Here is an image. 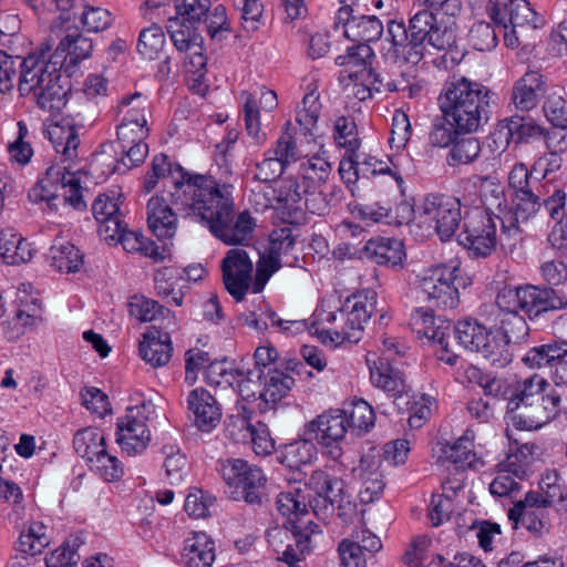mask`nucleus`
<instances>
[{"instance_id": "obj_49", "label": "nucleus", "mask_w": 567, "mask_h": 567, "mask_svg": "<svg viewBox=\"0 0 567 567\" xmlns=\"http://www.w3.org/2000/svg\"><path fill=\"white\" fill-rule=\"evenodd\" d=\"M33 249L25 238L18 234L10 233L2 245V262L8 265H21L31 260Z\"/></svg>"}, {"instance_id": "obj_3", "label": "nucleus", "mask_w": 567, "mask_h": 567, "mask_svg": "<svg viewBox=\"0 0 567 567\" xmlns=\"http://www.w3.org/2000/svg\"><path fill=\"white\" fill-rule=\"evenodd\" d=\"M385 41L390 43L385 52L388 60L414 66L424 58L427 44L439 51L454 47L456 31L452 25L442 27L432 11L423 9L410 18L408 25L389 20Z\"/></svg>"}, {"instance_id": "obj_35", "label": "nucleus", "mask_w": 567, "mask_h": 567, "mask_svg": "<svg viewBox=\"0 0 567 567\" xmlns=\"http://www.w3.org/2000/svg\"><path fill=\"white\" fill-rule=\"evenodd\" d=\"M383 31V23L378 17L360 16L347 20L343 33L349 40L358 42V45H368V42L379 40Z\"/></svg>"}, {"instance_id": "obj_59", "label": "nucleus", "mask_w": 567, "mask_h": 567, "mask_svg": "<svg viewBox=\"0 0 567 567\" xmlns=\"http://www.w3.org/2000/svg\"><path fill=\"white\" fill-rule=\"evenodd\" d=\"M472 47L477 51H491L497 45V34L494 27L485 21L475 22L468 33Z\"/></svg>"}, {"instance_id": "obj_64", "label": "nucleus", "mask_w": 567, "mask_h": 567, "mask_svg": "<svg viewBox=\"0 0 567 567\" xmlns=\"http://www.w3.org/2000/svg\"><path fill=\"white\" fill-rule=\"evenodd\" d=\"M91 468L95 470L105 481H117L123 475V468L120 461L110 455L105 449L101 450L99 455L89 463Z\"/></svg>"}, {"instance_id": "obj_26", "label": "nucleus", "mask_w": 567, "mask_h": 567, "mask_svg": "<svg viewBox=\"0 0 567 567\" xmlns=\"http://www.w3.org/2000/svg\"><path fill=\"white\" fill-rule=\"evenodd\" d=\"M343 480L330 475L326 471L316 470L311 473L306 486L316 494V498L310 502V506L316 516L326 515L328 512V501L332 494L343 488Z\"/></svg>"}, {"instance_id": "obj_63", "label": "nucleus", "mask_w": 567, "mask_h": 567, "mask_svg": "<svg viewBox=\"0 0 567 567\" xmlns=\"http://www.w3.org/2000/svg\"><path fill=\"white\" fill-rule=\"evenodd\" d=\"M210 0H175L176 16L174 18H183L185 21L193 23H202V19L206 17Z\"/></svg>"}, {"instance_id": "obj_28", "label": "nucleus", "mask_w": 567, "mask_h": 567, "mask_svg": "<svg viewBox=\"0 0 567 567\" xmlns=\"http://www.w3.org/2000/svg\"><path fill=\"white\" fill-rule=\"evenodd\" d=\"M214 560L215 544L205 533H194L184 540L182 567H212Z\"/></svg>"}, {"instance_id": "obj_40", "label": "nucleus", "mask_w": 567, "mask_h": 567, "mask_svg": "<svg viewBox=\"0 0 567 567\" xmlns=\"http://www.w3.org/2000/svg\"><path fill=\"white\" fill-rule=\"evenodd\" d=\"M473 432L466 431L453 444L442 447V456L460 467H475L480 460L473 451Z\"/></svg>"}, {"instance_id": "obj_32", "label": "nucleus", "mask_w": 567, "mask_h": 567, "mask_svg": "<svg viewBox=\"0 0 567 567\" xmlns=\"http://www.w3.org/2000/svg\"><path fill=\"white\" fill-rule=\"evenodd\" d=\"M497 132L507 143L514 142L516 144L545 135V130L536 124L533 118L519 115L499 121Z\"/></svg>"}, {"instance_id": "obj_2", "label": "nucleus", "mask_w": 567, "mask_h": 567, "mask_svg": "<svg viewBox=\"0 0 567 567\" xmlns=\"http://www.w3.org/2000/svg\"><path fill=\"white\" fill-rule=\"evenodd\" d=\"M161 178H171L176 193H172V204L178 209L194 213H234L235 198L231 184L217 181L210 175L190 174L179 164L172 163L161 153L153 157L151 169L145 175L143 188L153 190Z\"/></svg>"}, {"instance_id": "obj_10", "label": "nucleus", "mask_w": 567, "mask_h": 567, "mask_svg": "<svg viewBox=\"0 0 567 567\" xmlns=\"http://www.w3.org/2000/svg\"><path fill=\"white\" fill-rule=\"evenodd\" d=\"M417 278V289L431 305L442 309L457 307L458 288L465 287L457 260L425 269Z\"/></svg>"}, {"instance_id": "obj_20", "label": "nucleus", "mask_w": 567, "mask_h": 567, "mask_svg": "<svg viewBox=\"0 0 567 567\" xmlns=\"http://www.w3.org/2000/svg\"><path fill=\"white\" fill-rule=\"evenodd\" d=\"M487 11L491 19L503 30L513 28L514 31H525L537 29L543 23L527 0H507L503 6L491 0Z\"/></svg>"}, {"instance_id": "obj_61", "label": "nucleus", "mask_w": 567, "mask_h": 567, "mask_svg": "<svg viewBox=\"0 0 567 567\" xmlns=\"http://www.w3.org/2000/svg\"><path fill=\"white\" fill-rule=\"evenodd\" d=\"M334 137L338 144L346 147L348 152L355 153L360 147V140L357 136V125L350 117L341 116L336 121Z\"/></svg>"}, {"instance_id": "obj_6", "label": "nucleus", "mask_w": 567, "mask_h": 567, "mask_svg": "<svg viewBox=\"0 0 567 567\" xmlns=\"http://www.w3.org/2000/svg\"><path fill=\"white\" fill-rule=\"evenodd\" d=\"M305 223V216L300 219L278 218V220H274L275 228L269 234L268 247L259 255L256 265L252 292H261L270 277L280 268L300 267L297 238L300 237V226Z\"/></svg>"}, {"instance_id": "obj_48", "label": "nucleus", "mask_w": 567, "mask_h": 567, "mask_svg": "<svg viewBox=\"0 0 567 567\" xmlns=\"http://www.w3.org/2000/svg\"><path fill=\"white\" fill-rule=\"evenodd\" d=\"M128 311L132 317L142 322L155 321L158 318L166 319L171 316L169 309L144 296H133L128 302Z\"/></svg>"}, {"instance_id": "obj_47", "label": "nucleus", "mask_w": 567, "mask_h": 567, "mask_svg": "<svg viewBox=\"0 0 567 567\" xmlns=\"http://www.w3.org/2000/svg\"><path fill=\"white\" fill-rule=\"evenodd\" d=\"M461 133L464 132L456 127L453 118L442 113V115L435 116L432 121L429 143L434 147H447Z\"/></svg>"}, {"instance_id": "obj_46", "label": "nucleus", "mask_w": 567, "mask_h": 567, "mask_svg": "<svg viewBox=\"0 0 567 567\" xmlns=\"http://www.w3.org/2000/svg\"><path fill=\"white\" fill-rule=\"evenodd\" d=\"M451 145L446 161L453 167L474 162L481 153L480 141L474 136H457Z\"/></svg>"}, {"instance_id": "obj_37", "label": "nucleus", "mask_w": 567, "mask_h": 567, "mask_svg": "<svg viewBox=\"0 0 567 567\" xmlns=\"http://www.w3.org/2000/svg\"><path fill=\"white\" fill-rule=\"evenodd\" d=\"M51 267L59 272L74 274L83 267V252L71 243L53 244L48 252Z\"/></svg>"}, {"instance_id": "obj_33", "label": "nucleus", "mask_w": 567, "mask_h": 567, "mask_svg": "<svg viewBox=\"0 0 567 567\" xmlns=\"http://www.w3.org/2000/svg\"><path fill=\"white\" fill-rule=\"evenodd\" d=\"M17 305L16 319L21 323V327L35 326L42 320L41 317V301L39 292L31 284H21L14 292Z\"/></svg>"}, {"instance_id": "obj_42", "label": "nucleus", "mask_w": 567, "mask_h": 567, "mask_svg": "<svg viewBox=\"0 0 567 567\" xmlns=\"http://www.w3.org/2000/svg\"><path fill=\"white\" fill-rule=\"evenodd\" d=\"M131 422H133L135 425L133 432H137L138 435H135L134 437L131 435L132 430L123 429V426H120L116 429V442L123 452L133 456L142 453L147 447L151 434L146 424H143L140 421L133 419Z\"/></svg>"}, {"instance_id": "obj_31", "label": "nucleus", "mask_w": 567, "mask_h": 567, "mask_svg": "<svg viewBox=\"0 0 567 567\" xmlns=\"http://www.w3.org/2000/svg\"><path fill=\"white\" fill-rule=\"evenodd\" d=\"M202 24L185 21L183 18H168L166 23L171 40L181 53L202 50Z\"/></svg>"}, {"instance_id": "obj_27", "label": "nucleus", "mask_w": 567, "mask_h": 567, "mask_svg": "<svg viewBox=\"0 0 567 567\" xmlns=\"http://www.w3.org/2000/svg\"><path fill=\"white\" fill-rule=\"evenodd\" d=\"M172 341L167 332L153 328L143 334L140 355L153 368L166 365L172 358Z\"/></svg>"}, {"instance_id": "obj_57", "label": "nucleus", "mask_w": 567, "mask_h": 567, "mask_svg": "<svg viewBox=\"0 0 567 567\" xmlns=\"http://www.w3.org/2000/svg\"><path fill=\"white\" fill-rule=\"evenodd\" d=\"M165 42L164 32L161 27L153 24L143 29L137 41L138 53L150 60L156 58Z\"/></svg>"}, {"instance_id": "obj_5", "label": "nucleus", "mask_w": 567, "mask_h": 567, "mask_svg": "<svg viewBox=\"0 0 567 567\" xmlns=\"http://www.w3.org/2000/svg\"><path fill=\"white\" fill-rule=\"evenodd\" d=\"M491 91L465 76H452L439 97L442 113L464 134L476 132L488 120Z\"/></svg>"}, {"instance_id": "obj_29", "label": "nucleus", "mask_w": 567, "mask_h": 567, "mask_svg": "<svg viewBox=\"0 0 567 567\" xmlns=\"http://www.w3.org/2000/svg\"><path fill=\"white\" fill-rule=\"evenodd\" d=\"M291 533L295 534L296 544H291L288 553H285L282 561L293 565L305 559L313 547V537L321 534L317 524L312 520H290Z\"/></svg>"}, {"instance_id": "obj_13", "label": "nucleus", "mask_w": 567, "mask_h": 567, "mask_svg": "<svg viewBox=\"0 0 567 567\" xmlns=\"http://www.w3.org/2000/svg\"><path fill=\"white\" fill-rule=\"evenodd\" d=\"M530 173L524 164H516L508 176L509 187L514 190V202L516 213H537L542 206L548 213H558L565 207L566 194L561 189H556L551 196L539 202L540 192H534L530 185Z\"/></svg>"}, {"instance_id": "obj_39", "label": "nucleus", "mask_w": 567, "mask_h": 567, "mask_svg": "<svg viewBox=\"0 0 567 567\" xmlns=\"http://www.w3.org/2000/svg\"><path fill=\"white\" fill-rule=\"evenodd\" d=\"M233 427H238L243 432L240 440H249L257 455H269L275 450V442L265 423L251 424L246 419H239L233 424Z\"/></svg>"}, {"instance_id": "obj_36", "label": "nucleus", "mask_w": 567, "mask_h": 567, "mask_svg": "<svg viewBox=\"0 0 567 567\" xmlns=\"http://www.w3.org/2000/svg\"><path fill=\"white\" fill-rule=\"evenodd\" d=\"M364 249L374 262L391 267L401 265L405 256L402 241L394 238L369 239Z\"/></svg>"}, {"instance_id": "obj_50", "label": "nucleus", "mask_w": 567, "mask_h": 567, "mask_svg": "<svg viewBox=\"0 0 567 567\" xmlns=\"http://www.w3.org/2000/svg\"><path fill=\"white\" fill-rule=\"evenodd\" d=\"M2 498L11 505V512L7 514L9 523L20 528L25 523V508L23 493L19 485L11 481L2 480Z\"/></svg>"}, {"instance_id": "obj_7", "label": "nucleus", "mask_w": 567, "mask_h": 567, "mask_svg": "<svg viewBox=\"0 0 567 567\" xmlns=\"http://www.w3.org/2000/svg\"><path fill=\"white\" fill-rule=\"evenodd\" d=\"M498 310L517 309L530 321H537L555 311L567 310V295L563 290L546 285H522L505 287L495 299Z\"/></svg>"}, {"instance_id": "obj_25", "label": "nucleus", "mask_w": 567, "mask_h": 567, "mask_svg": "<svg viewBox=\"0 0 567 567\" xmlns=\"http://www.w3.org/2000/svg\"><path fill=\"white\" fill-rule=\"evenodd\" d=\"M411 326L416 333L439 343L446 350L452 323L442 317H435L433 310L416 308L411 315Z\"/></svg>"}, {"instance_id": "obj_22", "label": "nucleus", "mask_w": 567, "mask_h": 567, "mask_svg": "<svg viewBox=\"0 0 567 567\" xmlns=\"http://www.w3.org/2000/svg\"><path fill=\"white\" fill-rule=\"evenodd\" d=\"M384 346L386 348V353L378 360H372L370 357L367 358L370 369V379L375 386L385 392L396 394L403 391L405 379L404 374L390 362L391 350L394 348V343L391 341H384Z\"/></svg>"}, {"instance_id": "obj_51", "label": "nucleus", "mask_w": 567, "mask_h": 567, "mask_svg": "<svg viewBox=\"0 0 567 567\" xmlns=\"http://www.w3.org/2000/svg\"><path fill=\"white\" fill-rule=\"evenodd\" d=\"M162 452L165 456L163 466L169 484L182 483L186 475L187 460L185 454L182 453L179 447L172 444L164 445Z\"/></svg>"}, {"instance_id": "obj_17", "label": "nucleus", "mask_w": 567, "mask_h": 567, "mask_svg": "<svg viewBox=\"0 0 567 567\" xmlns=\"http://www.w3.org/2000/svg\"><path fill=\"white\" fill-rule=\"evenodd\" d=\"M196 221L227 245H243L252 238L256 220L251 215H194Z\"/></svg>"}, {"instance_id": "obj_30", "label": "nucleus", "mask_w": 567, "mask_h": 567, "mask_svg": "<svg viewBox=\"0 0 567 567\" xmlns=\"http://www.w3.org/2000/svg\"><path fill=\"white\" fill-rule=\"evenodd\" d=\"M543 75L537 71H528L518 79L512 90V101L517 110L530 111L538 104L544 93Z\"/></svg>"}, {"instance_id": "obj_18", "label": "nucleus", "mask_w": 567, "mask_h": 567, "mask_svg": "<svg viewBox=\"0 0 567 567\" xmlns=\"http://www.w3.org/2000/svg\"><path fill=\"white\" fill-rule=\"evenodd\" d=\"M498 328L493 332L495 344L504 354V362L496 361V368H505L513 361L514 347L526 343L530 336L529 326L517 309L499 310Z\"/></svg>"}, {"instance_id": "obj_38", "label": "nucleus", "mask_w": 567, "mask_h": 567, "mask_svg": "<svg viewBox=\"0 0 567 567\" xmlns=\"http://www.w3.org/2000/svg\"><path fill=\"white\" fill-rule=\"evenodd\" d=\"M412 221V215H358L353 220L343 219L337 226V230L342 236L359 237L365 233V227L371 226L375 223L386 224H410Z\"/></svg>"}, {"instance_id": "obj_23", "label": "nucleus", "mask_w": 567, "mask_h": 567, "mask_svg": "<svg viewBox=\"0 0 567 567\" xmlns=\"http://www.w3.org/2000/svg\"><path fill=\"white\" fill-rule=\"evenodd\" d=\"M549 507L543 504L529 505L524 499L515 502L508 511V518L514 523L520 522L522 525L536 537L548 534L551 528V518L548 512Z\"/></svg>"}, {"instance_id": "obj_62", "label": "nucleus", "mask_w": 567, "mask_h": 567, "mask_svg": "<svg viewBox=\"0 0 567 567\" xmlns=\"http://www.w3.org/2000/svg\"><path fill=\"white\" fill-rule=\"evenodd\" d=\"M320 104L317 97L309 94L302 100V109L297 111L296 121L305 136H312V128L316 126L319 116Z\"/></svg>"}, {"instance_id": "obj_56", "label": "nucleus", "mask_w": 567, "mask_h": 567, "mask_svg": "<svg viewBox=\"0 0 567 567\" xmlns=\"http://www.w3.org/2000/svg\"><path fill=\"white\" fill-rule=\"evenodd\" d=\"M234 7L239 12L240 25L246 32H255L259 29L264 12L260 0H233Z\"/></svg>"}, {"instance_id": "obj_12", "label": "nucleus", "mask_w": 567, "mask_h": 567, "mask_svg": "<svg viewBox=\"0 0 567 567\" xmlns=\"http://www.w3.org/2000/svg\"><path fill=\"white\" fill-rule=\"evenodd\" d=\"M349 423L344 410H329L321 413L305 426L306 435H310L321 446L322 453L332 461H338L343 455Z\"/></svg>"}, {"instance_id": "obj_24", "label": "nucleus", "mask_w": 567, "mask_h": 567, "mask_svg": "<svg viewBox=\"0 0 567 567\" xmlns=\"http://www.w3.org/2000/svg\"><path fill=\"white\" fill-rule=\"evenodd\" d=\"M66 32L61 39L55 51L48 55V59L54 62L56 59L60 60V66H63L66 58H70V62L75 65L82 60L91 56L93 51L92 40L81 32L76 25L64 28Z\"/></svg>"}, {"instance_id": "obj_34", "label": "nucleus", "mask_w": 567, "mask_h": 567, "mask_svg": "<svg viewBox=\"0 0 567 567\" xmlns=\"http://www.w3.org/2000/svg\"><path fill=\"white\" fill-rule=\"evenodd\" d=\"M293 385L295 379L289 373L269 368L266 373L262 371V386L259 399L265 405H275L289 394Z\"/></svg>"}, {"instance_id": "obj_41", "label": "nucleus", "mask_w": 567, "mask_h": 567, "mask_svg": "<svg viewBox=\"0 0 567 567\" xmlns=\"http://www.w3.org/2000/svg\"><path fill=\"white\" fill-rule=\"evenodd\" d=\"M546 480L549 481L550 476L542 480L543 493L534 491L526 493V503L529 505L543 504L545 507H555L558 512H567V494L560 486L546 482Z\"/></svg>"}, {"instance_id": "obj_55", "label": "nucleus", "mask_w": 567, "mask_h": 567, "mask_svg": "<svg viewBox=\"0 0 567 567\" xmlns=\"http://www.w3.org/2000/svg\"><path fill=\"white\" fill-rule=\"evenodd\" d=\"M483 235H473L475 229H465L458 236V243L467 248L475 257H486L496 246V235L494 230Z\"/></svg>"}, {"instance_id": "obj_43", "label": "nucleus", "mask_w": 567, "mask_h": 567, "mask_svg": "<svg viewBox=\"0 0 567 567\" xmlns=\"http://www.w3.org/2000/svg\"><path fill=\"white\" fill-rule=\"evenodd\" d=\"M105 441L101 430L96 427H85L78 431L73 437L75 452L87 463H91L100 451L104 447Z\"/></svg>"}, {"instance_id": "obj_60", "label": "nucleus", "mask_w": 567, "mask_h": 567, "mask_svg": "<svg viewBox=\"0 0 567 567\" xmlns=\"http://www.w3.org/2000/svg\"><path fill=\"white\" fill-rule=\"evenodd\" d=\"M328 509L337 511L338 517L344 524H350L358 515L357 504L352 499L351 494L347 489L346 483L340 492L332 494L328 501Z\"/></svg>"}, {"instance_id": "obj_53", "label": "nucleus", "mask_w": 567, "mask_h": 567, "mask_svg": "<svg viewBox=\"0 0 567 567\" xmlns=\"http://www.w3.org/2000/svg\"><path fill=\"white\" fill-rule=\"evenodd\" d=\"M78 18L89 32L103 31L112 23V14L106 8L87 3H81Z\"/></svg>"}, {"instance_id": "obj_11", "label": "nucleus", "mask_w": 567, "mask_h": 567, "mask_svg": "<svg viewBox=\"0 0 567 567\" xmlns=\"http://www.w3.org/2000/svg\"><path fill=\"white\" fill-rule=\"evenodd\" d=\"M218 472L225 483L235 486L247 504L261 505L267 499V478L261 468L241 458L219 462Z\"/></svg>"}, {"instance_id": "obj_21", "label": "nucleus", "mask_w": 567, "mask_h": 567, "mask_svg": "<svg viewBox=\"0 0 567 567\" xmlns=\"http://www.w3.org/2000/svg\"><path fill=\"white\" fill-rule=\"evenodd\" d=\"M195 425L202 432H212L220 422L221 409L217 400L204 388L192 390L187 398Z\"/></svg>"}, {"instance_id": "obj_45", "label": "nucleus", "mask_w": 567, "mask_h": 567, "mask_svg": "<svg viewBox=\"0 0 567 567\" xmlns=\"http://www.w3.org/2000/svg\"><path fill=\"white\" fill-rule=\"evenodd\" d=\"M317 453L316 440L310 435H306L303 432L302 439L286 445L284 460L291 467L306 465L310 464L317 457Z\"/></svg>"}, {"instance_id": "obj_1", "label": "nucleus", "mask_w": 567, "mask_h": 567, "mask_svg": "<svg viewBox=\"0 0 567 567\" xmlns=\"http://www.w3.org/2000/svg\"><path fill=\"white\" fill-rule=\"evenodd\" d=\"M485 395L506 401L505 420L517 430L542 429L555 420L561 406V396L554 390L546 393L549 381L534 373L513 382L483 374L478 379Z\"/></svg>"}, {"instance_id": "obj_8", "label": "nucleus", "mask_w": 567, "mask_h": 567, "mask_svg": "<svg viewBox=\"0 0 567 567\" xmlns=\"http://www.w3.org/2000/svg\"><path fill=\"white\" fill-rule=\"evenodd\" d=\"M372 54L369 45L361 44L351 47L347 55L337 58L338 64L343 66L339 82L359 101L371 99L372 90L380 92L382 89L383 79L374 73L367 61Z\"/></svg>"}, {"instance_id": "obj_54", "label": "nucleus", "mask_w": 567, "mask_h": 567, "mask_svg": "<svg viewBox=\"0 0 567 567\" xmlns=\"http://www.w3.org/2000/svg\"><path fill=\"white\" fill-rule=\"evenodd\" d=\"M81 544L82 540L79 537L65 540L45 557L47 567H75L80 560L78 549Z\"/></svg>"}, {"instance_id": "obj_19", "label": "nucleus", "mask_w": 567, "mask_h": 567, "mask_svg": "<svg viewBox=\"0 0 567 567\" xmlns=\"http://www.w3.org/2000/svg\"><path fill=\"white\" fill-rule=\"evenodd\" d=\"M223 284L236 300H244L251 280L252 262L245 249H229L220 262Z\"/></svg>"}, {"instance_id": "obj_14", "label": "nucleus", "mask_w": 567, "mask_h": 567, "mask_svg": "<svg viewBox=\"0 0 567 567\" xmlns=\"http://www.w3.org/2000/svg\"><path fill=\"white\" fill-rule=\"evenodd\" d=\"M522 362L529 369L548 370L553 384L557 388H567V341L563 339L532 347L522 358Z\"/></svg>"}, {"instance_id": "obj_9", "label": "nucleus", "mask_w": 567, "mask_h": 567, "mask_svg": "<svg viewBox=\"0 0 567 567\" xmlns=\"http://www.w3.org/2000/svg\"><path fill=\"white\" fill-rule=\"evenodd\" d=\"M377 293L373 290L360 291L348 297L339 310V318L343 321L340 329L318 330L315 333L323 343L330 341L342 343L349 341L357 343L362 338L364 324L375 310Z\"/></svg>"}, {"instance_id": "obj_52", "label": "nucleus", "mask_w": 567, "mask_h": 567, "mask_svg": "<svg viewBox=\"0 0 567 567\" xmlns=\"http://www.w3.org/2000/svg\"><path fill=\"white\" fill-rule=\"evenodd\" d=\"M347 412L349 430L357 435L368 432L374 425V412L372 406L363 401H357Z\"/></svg>"}, {"instance_id": "obj_44", "label": "nucleus", "mask_w": 567, "mask_h": 567, "mask_svg": "<svg viewBox=\"0 0 567 567\" xmlns=\"http://www.w3.org/2000/svg\"><path fill=\"white\" fill-rule=\"evenodd\" d=\"M48 135L55 151L61 153L66 159H72L76 155L80 140L76 131L72 126H63L60 124L50 125Z\"/></svg>"}, {"instance_id": "obj_16", "label": "nucleus", "mask_w": 567, "mask_h": 567, "mask_svg": "<svg viewBox=\"0 0 567 567\" xmlns=\"http://www.w3.org/2000/svg\"><path fill=\"white\" fill-rule=\"evenodd\" d=\"M452 332L462 348L480 353L494 367L497 360L504 362L507 357L502 350L497 351L499 348L495 344L493 332L475 319L460 320L452 324Z\"/></svg>"}, {"instance_id": "obj_15", "label": "nucleus", "mask_w": 567, "mask_h": 567, "mask_svg": "<svg viewBox=\"0 0 567 567\" xmlns=\"http://www.w3.org/2000/svg\"><path fill=\"white\" fill-rule=\"evenodd\" d=\"M118 107L121 112H124V121L118 125L116 132L118 147L144 143L148 136V128L146 126V97L135 92L124 96Z\"/></svg>"}, {"instance_id": "obj_58", "label": "nucleus", "mask_w": 567, "mask_h": 567, "mask_svg": "<svg viewBox=\"0 0 567 567\" xmlns=\"http://www.w3.org/2000/svg\"><path fill=\"white\" fill-rule=\"evenodd\" d=\"M17 126L18 136L13 142L8 144V155L11 164L22 167L30 162L33 155V150L31 145L24 141L28 135V127L25 123L19 121Z\"/></svg>"}, {"instance_id": "obj_4", "label": "nucleus", "mask_w": 567, "mask_h": 567, "mask_svg": "<svg viewBox=\"0 0 567 567\" xmlns=\"http://www.w3.org/2000/svg\"><path fill=\"white\" fill-rule=\"evenodd\" d=\"M50 51L49 43L42 44L21 63L25 69L19 76V91L21 95L33 93L40 109L59 113L66 106L71 85L68 78L62 79L60 60L48 59Z\"/></svg>"}]
</instances>
